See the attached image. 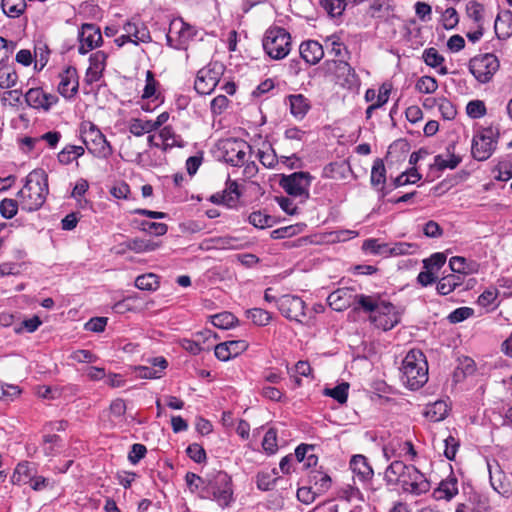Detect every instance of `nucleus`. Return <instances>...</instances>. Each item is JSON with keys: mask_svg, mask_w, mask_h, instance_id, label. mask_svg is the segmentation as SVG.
<instances>
[{"mask_svg": "<svg viewBox=\"0 0 512 512\" xmlns=\"http://www.w3.org/2000/svg\"><path fill=\"white\" fill-rule=\"evenodd\" d=\"M385 479L389 484H399L403 490L416 495L429 490V482L414 466L406 465L400 460L393 461L385 471Z\"/></svg>", "mask_w": 512, "mask_h": 512, "instance_id": "obj_1", "label": "nucleus"}, {"mask_svg": "<svg viewBox=\"0 0 512 512\" xmlns=\"http://www.w3.org/2000/svg\"><path fill=\"white\" fill-rule=\"evenodd\" d=\"M358 306L370 313L369 319L378 329L388 331L400 323L401 312L389 302L360 294Z\"/></svg>", "mask_w": 512, "mask_h": 512, "instance_id": "obj_2", "label": "nucleus"}, {"mask_svg": "<svg viewBox=\"0 0 512 512\" xmlns=\"http://www.w3.org/2000/svg\"><path fill=\"white\" fill-rule=\"evenodd\" d=\"M48 191V176L45 171L33 170L27 175L25 185L17 194L19 205L23 210L36 211L44 204Z\"/></svg>", "mask_w": 512, "mask_h": 512, "instance_id": "obj_3", "label": "nucleus"}, {"mask_svg": "<svg viewBox=\"0 0 512 512\" xmlns=\"http://www.w3.org/2000/svg\"><path fill=\"white\" fill-rule=\"evenodd\" d=\"M401 372L402 381L408 388H421L428 381V364L422 351L410 350L402 362Z\"/></svg>", "mask_w": 512, "mask_h": 512, "instance_id": "obj_4", "label": "nucleus"}, {"mask_svg": "<svg viewBox=\"0 0 512 512\" xmlns=\"http://www.w3.org/2000/svg\"><path fill=\"white\" fill-rule=\"evenodd\" d=\"M206 497L217 502L221 507H227L233 501L231 477L223 471L207 476V484L203 487Z\"/></svg>", "mask_w": 512, "mask_h": 512, "instance_id": "obj_5", "label": "nucleus"}, {"mask_svg": "<svg viewBox=\"0 0 512 512\" xmlns=\"http://www.w3.org/2000/svg\"><path fill=\"white\" fill-rule=\"evenodd\" d=\"M290 34L283 28L274 27L269 29L263 40V47L266 53L273 59H282L290 52Z\"/></svg>", "mask_w": 512, "mask_h": 512, "instance_id": "obj_6", "label": "nucleus"}, {"mask_svg": "<svg viewBox=\"0 0 512 512\" xmlns=\"http://www.w3.org/2000/svg\"><path fill=\"white\" fill-rule=\"evenodd\" d=\"M218 149L223 159L233 166H241L245 164L246 155L250 152V145L244 140L229 138L221 140Z\"/></svg>", "mask_w": 512, "mask_h": 512, "instance_id": "obj_7", "label": "nucleus"}, {"mask_svg": "<svg viewBox=\"0 0 512 512\" xmlns=\"http://www.w3.org/2000/svg\"><path fill=\"white\" fill-rule=\"evenodd\" d=\"M224 66L218 62L210 63L197 73L194 88L201 95L210 94L223 75Z\"/></svg>", "mask_w": 512, "mask_h": 512, "instance_id": "obj_8", "label": "nucleus"}, {"mask_svg": "<svg viewBox=\"0 0 512 512\" xmlns=\"http://www.w3.org/2000/svg\"><path fill=\"white\" fill-rule=\"evenodd\" d=\"M311 179L308 172H294L290 175H283L280 179V186L287 194L302 197L305 201L309 198Z\"/></svg>", "mask_w": 512, "mask_h": 512, "instance_id": "obj_9", "label": "nucleus"}, {"mask_svg": "<svg viewBox=\"0 0 512 512\" xmlns=\"http://www.w3.org/2000/svg\"><path fill=\"white\" fill-rule=\"evenodd\" d=\"M499 69V60L493 54L487 53L470 60L469 70L481 83L489 82Z\"/></svg>", "mask_w": 512, "mask_h": 512, "instance_id": "obj_10", "label": "nucleus"}, {"mask_svg": "<svg viewBox=\"0 0 512 512\" xmlns=\"http://www.w3.org/2000/svg\"><path fill=\"white\" fill-rule=\"evenodd\" d=\"M497 133L492 128L479 131L472 141L471 152L478 161L487 160L496 147Z\"/></svg>", "mask_w": 512, "mask_h": 512, "instance_id": "obj_11", "label": "nucleus"}, {"mask_svg": "<svg viewBox=\"0 0 512 512\" xmlns=\"http://www.w3.org/2000/svg\"><path fill=\"white\" fill-rule=\"evenodd\" d=\"M82 139L88 151L95 156L106 158L112 154V147L103 133L94 125L91 124L88 130H84Z\"/></svg>", "mask_w": 512, "mask_h": 512, "instance_id": "obj_12", "label": "nucleus"}, {"mask_svg": "<svg viewBox=\"0 0 512 512\" xmlns=\"http://www.w3.org/2000/svg\"><path fill=\"white\" fill-rule=\"evenodd\" d=\"M277 307L281 314L289 319L299 323L304 322L305 302L295 295H283L277 300Z\"/></svg>", "mask_w": 512, "mask_h": 512, "instance_id": "obj_13", "label": "nucleus"}, {"mask_svg": "<svg viewBox=\"0 0 512 512\" xmlns=\"http://www.w3.org/2000/svg\"><path fill=\"white\" fill-rule=\"evenodd\" d=\"M331 70L337 82L344 88L357 89L360 86V79L355 73L354 69L344 60H333L330 64Z\"/></svg>", "mask_w": 512, "mask_h": 512, "instance_id": "obj_14", "label": "nucleus"}, {"mask_svg": "<svg viewBox=\"0 0 512 512\" xmlns=\"http://www.w3.org/2000/svg\"><path fill=\"white\" fill-rule=\"evenodd\" d=\"M79 37L80 45L78 51L80 54L88 53L102 42L101 31L94 24H83Z\"/></svg>", "mask_w": 512, "mask_h": 512, "instance_id": "obj_15", "label": "nucleus"}, {"mask_svg": "<svg viewBox=\"0 0 512 512\" xmlns=\"http://www.w3.org/2000/svg\"><path fill=\"white\" fill-rule=\"evenodd\" d=\"M360 295H354L349 288H340L332 292L328 298L329 306L335 311H344L351 305L357 303Z\"/></svg>", "mask_w": 512, "mask_h": 512, "instance_id": "obj_16", "label": "nucleus"}, {"mask_svg": "<svg viewBox=\"0 0 512 512\" xmlns=\"http://www.w3.org/2000/svg\"><path fill=\"white\" fill-rule=\"evenodd\" d=\"M157 247L158 244L150 240L134 238L115 245L111 251L116 255H124L128 251H134L135 253L150 252Z\"/></svg>", "mask_w": 512, "mask_h": 512, "instance_id": "obj_17", "label": "nucleus"}, {"mask_svg": "<svg viewBox=\"0 0 512 512\" xmlns=\"http://www.w3.org/2000/svg\"><path fill=\"white\" fill-rule=\"evenodd\" d=\"M248 343L244 340H231L220 343L215 346V356L221 361H228L229 359L238 356L246 351Z\"/></svg>", "mask_w": 512, "mask_h": 512, "instance_id": "obj_18", "label": "nucleus"}, {"mask_svg": "<svg viewBox=\"0 0 512 512\" xmlns=\"http://www.w3.org/2000/svg\"><path fill=\"white\" fill-rule=\"evenodd\" d=\"M149 365H141L134 368L136 376L143 379H157L162 376L167 368V361L163 357H156L148 360Z\"/></svg>", "mask_w": 512, "mask_h": 512, "instance_id": "obj_19", "label": "nucleus"}, {"mask_svg": "<svg viewBox=\"0 0 512 512\" xmlns=\"http://www.w3.org/2000/svg\"><path fill=\"white\" fill-rule=\"evenodd\" d=\"M195 34V29L192 26L185 23L182 19H174L170 23L167 40L170 42L174 37H177L179 45H184L193 38Z\"/></svg>", "mask_w": 512, "mask_h": 512, "instance_id": "obj_20", "label": "nucleus"}, {"mask_svg": "<svg viewBox=\"0 0 512 512\" xmlns=\"http://www.w3.org/2000/svg\"><path fill=\"white\" fill-rule=\"evenodd\" d=\"M25 99L29 106L34 108H43L44 110H48L57 102V97L55 95L47 94L40 88L29 89L25 94Z\"/></svg>", "mask_w": 512, "mask_h": 512, "instance_id": "obj_21", "label": "nucleus"}, {"mask_svg": "<svg viewBox=\"0 0 512 512\" xmlns=\"http://www.w3.org/2000/svg\"><path fill=\"white\" fill-rule=\"evenodd\" d=\"M240 195L237 182L228 181L225 190L213 194L210 200L215 204H224L228 207H233L238 201Z\"/></svg>", "mask_w": 512, "mask_h": 512, "instance_id": "obj_22", "label": "nucleus"}, {"mask_svg": "<svg viewBox=\"0 0 512 512\" xmlns=\"http://www.w3.org/2000/svg\"><path fill=\"white\" fill-rule=\"evenodd\" d=\"M107 55L103 51H97L90 56L89 67L86 72V81L93 83L98 81L105 69Z\"/></svg>", "mask_w": 512, "mask_h": 512, "instance_id": "obj_23", "label": "nucleus"}, {"mask_svg": "<svg viewBox=\"0 0 512 512\" xmlns=\"http://www.w3.org/2000/svg\"><path fill=\"white\" fill-rule=\"evenodd\" d=\"M461 160V156L455 153V144L452 143L447 146L445 153L434 157L433 166L438 170L455 169Z\"/></svg>", "mask_w": 512, "mask_h": 512, "instance_id": "obj_24", "label": "nucleus"}, {"mask_svg": "<svg viewBox=\"0 0 512 512\" xmlns=\"http://www.w3.org/2000/svg\"><path fill=\"white\" fill-rule=\"evenodd\" d=\"M77 89L78 79L76 70L74 68H68L60 74L58 91L65 98H70L77 92Z\"/></svg>", "mask_w": 512, "mask_h": 512, "instance_id": "obj_25", "label": "nucleus"}, {"mask_svg": "<svg viewBox=\"0 0 512 512\" xmlns=\"http://www.w3.org/2000/svg\"><path fill=\"white\" fill-rule=\"evenodd\" d=\"M300 55L309 64H317L324 56V50L317 41L309 40L300 45Z\"/></svg>", "mask_w": 512, "mask_h": 512, "instance_id": "obj_26", "label": "nucleus"}, {"mask_svg": "<svg viewBox=\"0 0 512 512\" xmlns=\"http://www.w3.org/2000/svg\"><path fill=\"white\" fill-rule=\"evenodd\" d=\"M458 494L457 479L450 475L442 480L438 487L434 490L433 496L437 500H451Z\"/></svg>", "mask_w": 512, "mask_h": 512, "instance_id": "obj_27", "label": "nucleus"}, {"mask_svg": "<svg viewBox=\"0 0 512 512\" xmlns=\"http://www.w3.org/2000/svg\"><path fill=\"white\" fill-rule=\"evenodd\" d=\"M290 112L297 119H303L311 108L310 101L302 94L287 97Z\"/></svg>", "mask_w": 512, "mask_h": 512, "instance_id": "obj_28", "label": "nucleus"}, {"mask_svg": "<svg viewBox=\"0 0 512 512\" xmlns=\"http://www.w3.org/2000/svg\"><path fill=\"white\" fill-rule=\"evenodd\" d=\"M350 468L361 481L369 480L373 476V469L363 455H354L350 460Z\"/></svg>", "mask_w": 512, "mask_h": 512, "instance_id": "obj_29", "label": "nucleus"}, {"mask_svg": "<svg viewBox=\"0 0 512 512\" xmlns=\"http://www.w3.org/2000/svg\"><path fill=\"white\" fill-rule=\"evenodd\" d=\"M123 30L125 32V37L129 38V40H131L135 45H138L140 42L146 43L151 40L149 31L143 25L138 27L133 22H127L123 26Z\"/></svg>", "mask_w": 512, "mask_h": 512, "instance_id": "obj_30", "label": "nucleus"}, {"mask_svg": "<svg viewBox=\"0 0 512 512\" xmlns=\"http://www.w3.org/2000/svg\"><path fill=\"white\" fill-rule=\"evenodd\" d=\"M489 475H490V483L493 489L501 495H506L509 493L508 483L504 481L505 476L499 465L495 463V465L488 464Z\"/></svg>", "mask_w": 512, "mask_h": 512, "instance_id": "obj_31", "label": "nucleus"}, {"mask_svg": "<svg viewBox=\"0 0 512 512\" xmlns=\"http://www.w3.org/2000/svg\"><path fill=\"white\" fill-rule=\"evenodd\" d=\"M495 32L500 39L508 38L512 33V12L505 10L495 20Z\"/></svg>", "mask_w": 512, "mask_h": 512, "instance_id": "obj_32", "label": "nucleus"}, {"mask_svg": "<svg viewBox=\"0 0 512 512\" xmlns=\"http://www.w3.org/2000/svg\"><path fill=\"white\" fill-rule=\"evenodd\" d=\"M449 405L446 401L438 400L426 406L424 415L433 422H439L446 418Z\"/></svg>", "mask_w": 512, "mask_h": 512, "instance_id": "obj_33", "label": "nucleus"}, {"mask_svg": "<svg viewBox=\"0 0 512 512\" xmlns=\"http://www.w3.org/2000/svg\"><path fill=\"white\" fill-rule=\"evenodd\" d=\"M371 185L379 191H383L386 183V169L381 159H376L372 166Z\"/></svg>", "mask_w": 512, "mask_h": 512, "instance_id": "obj_34", "label": "nucleus"}, {"mask_svg": "<svg viewBox=\"0 0 512 512\" xmlns=\"http://www.w3.org/2000/svg\"><path fill=\"white\" fill-rule=\"evenodd\" d=\"M405 449H411V442L393 439L384 445L383 454L385 458L389 460L392 457L403 456V451Z\"/></svg>", "mask_w": 512, "mask_h": 512, "instance_id": "obj_35", "label": "nucleus"}, {"mask_svg": "<svg viewBox=\"0 0 512 512\" xmlns=\"http://www.w3.org/2000/svg\"><path fill=\"white\" fill-rule=\"evenodd\" d=\"M449 266L453 272L459 274H472L477 271V264L475 262H469L466 258L461 256L450 258Z\"/></svg>", "mask_w": 512, "mask_h": 512, "instance_id": "obj_36", "label": "nucleus"}, {"mask_svg": "<svg viewBox=\"0 0 512 512\" xmlns=\"http://www.w3.org/2000/svg\"><path fill=\"white\" fill-rule=\"evenodd\" d=\"M1 8L8 17H19L26 8L25 0H2Z\"/></svg>", "mask_w": 512, "mask_h": 512, "instance_id": "obj_37", "label": "nucleus"}, {"mask_svg": "<svg viewBox=\"0 0 512 512\" xmlns=\"http://www.w3.org/2000/svg\"><path fill=\"white\" fill-rule=\"evenodd\" d=\"M129 131L133 135L139 137L155 130L152 125V120L133 118L129 121Z\"/></svg>", "mask_w": 512, "mask_h": 512, "instance_id": "obj_38", "label": "nucleus"}, {"mask_svg": "<svg viewBox=\"0 0 512 512\" xmlns=\"http://www.w3.org/2000/svg\"><path fill=\"white\" fill-rule=\"evenodd\" d=\"M461 284V278L454 274L447 275L437 283V291L441 295H447Z\"/></svg>", "mask_w": 512, "mask_h": 512, "instance_id": "obj_39", "label": "nucleus"}, {"mask_svg": "<svg viewBox=\"0 0 512 512\" xmlns=\"http://www.w3.org/2000/svg\"><path fill=\"white\" fill-rule=\"evenodd\" d=\"M135 286L140 290L154 291L159 287L158 276L153 273L140 275L135 280Z\"/></svg>", "mask_w": 512, "mask_h": 512, "instance_id": "obj_40", "label": "nucleus"}, {"mask_svg": "<svg viewBox=\"0 0 512 512\" xmlns=\"http://www.w3.org/2000/svg\"><path fill=\"white\" fill-rule=\"evenodd\" d=\"M18 82V74L10 67L0 68V88L9 89L16 86Z\"/></svg>", "mask_w": 512, "mask_h": 512, "instance_id": "obj_41", "label": "nucleus"}, {"mask_svg": "<svg viewBox=\"0 0 512 512\" xmlns=\"http://www.w3.org/2000/svg\"><path fill=\"white\" fill-rule=\"evenodd\" d=\"M211 322L215 327L220 329H229L233 327L237 318L230 312H222L211 317Z\"/></svg>", "mask_w": 512, "mask_h": 512, "instance_id": "obj_42", "label": "nucleus"}, {"mask_svg": "<svg viewBox=\"0 0 512 512\" xmlns=\"http://www.w3.org/2000/svg\"><path fill=\"white\" fill-rule=\"evenodd\" d=\"M310 483L314 484L317 492L322 493L330 487L331 478L321 471H313L310 476Z\"/></svg>", "mask_w": 512, "mask_h": 512, "instance_id": "obj_43", "label": "nucleus"}, {"mask_svg": "<svg viewBox=\"0 0 512 512\" xmlns=\"http://www.w3.org/2000/svg\"><path fill=\"white\" fill-rule=\"evenodd\" d=\"M247 317L258 326H265L271 320L270 313L261 308H253L248 310Z\"/></svg>", "mask_w": 512, "mask_h": 512, "instance_id": "obj_44", "label": "nucleus"}, {"mask_svg": "<svg viewBox=\"0 0 512 512\" xmlns=\"http://www.w3.org/2000/svg\"><path fill=\"white\" fill-rule=\"evenodd\" d=\"M258 158L267 168H273L277 164L276 153L269 145H264L262 149H259Z\"/></svg>", "mask_w": 512, "mask_h": 512, "instance_id": "obj_45", "label": "nucleus"}, {"mask_svg": "<svg viewBox=\"0 0 512 512\" xmlns=\"http://www.w3.org/2000/svg\"><path fill=\"white\" fill-rule=\"evenodd\" d=\"M362 248L372 254L388 255L389 244L380 243L377 239H368L364 241Z\"/></svg>", "mask_w": 512, "mask_h": 512, "instance_id": "obj_46", "label": "nucleus"}, {"mask_svg": "<svg viewBox=\"0 0 512 512\" xmlns=\"http://www.w3.org/2000/svg\"><path fill=\"white\" fill-rule=\"evenodd\" d=\"M484 7L477 1L471 0L466 5V13L469 18L473 19L477 25H481L483 20Z\"/></svg>", "mask_w": 512, "mask_h": 512, "instance_id": "obj_47", "label": "nucleus"}, {"mask_svg": "<svg viewBox=\"0 0 512 512\" xmlns=\"http://www.w3.org/2000/svg\"><path fill=\"white\" fill-rule=\"evenodd\" d=\"M441 21L447 30L455 28L459 23V15L455 8L449 7L442 12Z\"/></svg>", "mask_w": 512, "mask_h": 512, "instance_id": "obj_48", "label": "nucleus"}, {"mask_svg": "<svg viewBox=\"0 0 512 512\" xmlns=\"http://www.w3.org/2000/svg\"><path fill=\"white\" fill-rule=\"evenodd\" d=\"M348 389V383H341L334 388L326 389L325 394L343 404L347 401Z\"/></svg>", "mask_w": 512, "mask_h": 512, "instance_id": "obj_49", "label": "nucleus"}, {"mask_svg": "<svg viewBox=\"0 0 512 512\" xmlns=\"http://www.w3.org/2000/svg\"><path fill=\"white\" fill-rule=\"evenodd\" d=\"M157 86L158 82L154 78V74L152 71L148 70L146 71V85L143 90L142 98L143 99H149V98H157Z\"/></svg>", "mask_w": 512, "mask_h": 512, "instance_id": "obj_50", "label": "nucleus"}, {"mask_svg": "<svg viewBox=\"0 0 512 512\" xmlns=\"http://www.w3.org/2000/svg\"><path fill=\"white\" fill-rule=\"evenodd\" d=\"M322 6L333 17L340 16L345 10V0H322Z\"/></svg>", "mask_w": 512, "mask_h": 512, "instance_id": "obj_51", "label": "nucleus"}, {"mask_svg": "<svg viewBox=\"0 0 512 512\" xmlns=\"http://www.w3.org/2000/svg\"><path fill=\"white\" fill-rule=\"evenodd\" d=\"M438 88V84L435 78L430 76L421 77L416 83V89L420 93L431 94Z\"/></svg>", "mask_w": 512, "mask_h": 512, "instance_id": "obj_52", "label": "nucleus"}, {"mask_svg": "<svg viewBox=\"0 0 512 512\" xmlns=\"http://www.w3.org/2000/svg\"><path fill=\"white\" fill-rule=\"evenodd\" d=\"M437 106L442 117L446 120L454 119L457 114V111L452 102L446 98H439L437 101Z\"/></svg>", "mask_w": 512, "mask_h": 512, "instance_id": "obj_53", "label": "nucleus"}, {"mask_svg": "<svg viewBox=\"0 0 512 512\" xmlns=\"http://www.w3.org/2000/svg\"><path fill=\"white\" fill-rule=\"evenodd\" d=\"M417 249V246L412 243L399 242L392 246L389 245L388 255L398 256L412 254Z\"/></svg>", "mask_w": 512, "mask_h": 512, "instance_id": "obj_54", "label": "nucleus"}, {"mask_svg": "<svg viewBox=\"0 0 512 512\" xmlns=\"http://www.w3.org/2000/svg\"><path fill=\"white\" fill-rule=\"evenodd\" d=\"M18 200L14 199H4L0 203V212L3 217L7 219L13 218L17 214L18 210Z\"/></svg>", "mask_w": 512, "mask_h": 512, "instance_id": "obj_55", "label": "nucleus"}, {"mask_svg": "<svg viewBox=\"0 0 512 512\" xmlns=\"http://www.w3.org/2000/svg\"><path fill=\"white\" fill-rule=\"evenodd\" d=\"M20 393L18 386L0 383V400L13 401Z\"/></svg>", "mask_w": 512, "mask_h": 512, "instance_id": "obj_56", "label": "nucleus"}, {"mask_svg": "<svg viewBox=\"0 0 512 512\" xmlns=\"http://www.w3.org/2000/svg\"><path fill=\"white\" fill-rule=\"evenodd\" d=\"M423 59L428 66L433 68L440 66L444 61L443 56L435 48L426 49L423 53Z\"/></svg>", "mask_w": 512, "mask_h": 512, "instance_id": "obj_57", "label": "nucleus"}, {"mask_svg": "<svg viewBox=\"0 0 512 512\" xmlns=\"http://www.w3.org/2000/svg\"><path fill=\"white\" fill-rule=\"evenodd\" d=\"M16 48V43L0 37V65L7 62Z\"/></svg>", "mask_w": 512, "mask_h": 512, "instance_id": "obj_58", "label": "nucleus"}, {"mask_svg": "<svg viewBox=\"0 0 512 512\" xmlns=\"http://www.w3.org/2000/svg\"><path fill=\"white\" fill-rule=\"evenodd\" d=\"M467 114L474 119L480 118L486 114V108L482 101H470L466 106Z\"/></svg>", "mask_w": 512, "mask_h": 512, "instance_id": "obj_59", "label": "nucleus"}, {"mask_svg": "<svg viewBox=\"0 0 512 512\" xmlns=\"http://www.w3.org/2000/svg\"><path fill=\"white\" fill-rule=\"evenodd\" d=\"M249 223L257 228H265L271 225L272 218L260 211L253 212L249 215Z\"/></svg>", "mask_w": 512, "mask_h": 512, "instance_id": "obj_60", "label": "nucleus"}, {"mask_svg": "<svg viewBox=\"0 0 512 512\" xmlns=\"http://www.w3.org/2000/svg\"><path fill=\"white\" fill-rule=\"evenodd\" d=\"M446 262V256L443 253H435L431 255L428 259L423 261L424 268L429 270H438L440 269Z\"/></svg>", "mask_w": 512, "mask_h": 512, "instance_id": "obj_61", "label": "nucleus"}, {"mask_svg": "<svg viewBox=\"0 0 512 512\" xmlns=\"http://www.w3.org/2000/svg\"><path fill=\"white\" fill-rule=\"evenodd\" d=\"M473 313L474 311L472 308L460 307L451 312L448 316V319L451 323H459L468 319L473 315Z\"/></svg>", "mask_w": 512, "mask_h": 512, "instance_id": "obj_62", "label": "nucleus"}, {"mask_svg": "<svg viewBox=\"0 0 512 512\" xmlns=\"http://www.w3.org/2000/svg\"><path fill=\"white\" fill-rule=\"evenodd\" d=\"M262 446L265 451L271 454L277 450V433L273 428L265 433Z\"/></svg>", "mask_w": 512, "mask_h": 512, "instance_id": "obj_63", "label": "nucleus"}, {"mask_svg": "<svg viewBox=\"0 0 512 512\" xmlns=\"http://www.w3.org/2000/svg\"><path fill=\"white\" fill-rule=\"evenodd\" d=\"M158 139L162 141L164 149H167V147H173L177 144L175 134L170 126H165L160 130Z\"/></svg>", "mask_w": 512, "mask_h": 512, "instance_id": "obj_64", "label": "nucleus"}]
</instances>
